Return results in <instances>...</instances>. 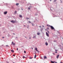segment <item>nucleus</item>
<instances>
[{"mask_svg":"<svg viewBox=\"0 0 63 63\" xmlns=\"http://www.w3.org/2000/svg\"><path fill=\"white\" fill-rule=\"evenodd\" d=\"M32 26H34V25L33 24H32Z\"/></svg>","mask_w":63,"mask_h":63,"instance_id":"obj_27","label":"nucleus"},{"mask_svg":"<svg viewBox=\"0 0 63 63\" xmlns=\"http://www.w3.org/2000/svg\"><path fill=\"white\" fill-rule=\"evenodd\" d=\"M55 52V53H57V52Z\"/></svg>","mask_w":63,"mask_h":63,"instance_id":"obj_42","label":"nucleus"},{"mask_svg":"<svg viewBox=\"0 0 63 63\" xmlns=\"http://www.w3.org/2000/svg\"><path fill=\"white\" fill-rule=\"evenodd\" d=\"M42 30H43V28H41V31H42Z\"/></svg>","mask_w":63,"mask_h":63,"instance_id":"obj_8","label":"nucleus"},{"mask_svg":"<svg viewBox=\"0 0 63 63\" xmlns=\"http://www.w3.org/2000/svg\"><path fill=\"white\" fill-rule=\"evenodd\" d=\"M47 31V32H48V33H49V32L48 31Z\"/></svg>","mask_w":63,"mask_h":63,"instance_id":"obj_31","label":"nucleus"},{"mask_svg":"<svg viewBox=\"0 0 63 63\" xmlns=\"http://www.w3.org/2000/svg\"><path fill=\"white\" fill-rule=\"evenodd\" d=\"M23 59H24V58H26V57H24V56H23Z\"/></svg>","mask_w":63,"mask_h":63,"instance_id":"obj_20","label":"nucleus"},{"mask_svg":"<svg viewBox=\"0 0 63 63\" xmlns=\"http://www.w3.org/2000/svg\"><path fill=\"white\" fill-rule=\"evenodd\" d=\"M15 13H17V12H16V11H15Z\"/></svg>","mask_w":63,"mask_h":63,"instance_id":"obj_23","label":"nucleus"},{"mask_svg":"<svg viewBox=\"0 0 63 63\" xmlns=\"http://www.w3.org/2000/svg\"><path fill=\"white\" fill-rule=\"evenodd\" d=\"M2 38H3V39H4V37H2Z\"/></svg>","mask_w":63,"mask_h":63,"instance_id":"obj_38","label":"nucleus"},{"mask_svg":"<svg viewBox=\"0 0 63 63\" xmlns=\"http://www.w3.org/2000/svg\"><path fill=\"white\" fill-rule=\"evenodd\" d=\"M14 34L15 35V33H13V35H14Z\"/></svg>","mask_w":63,"mask_h":63,"instance_id":"obj_37","label":"nucleus"},{"mask_svg":"<svg viewBox=\"0 0 63 63\" xmlns=\"http://www.w3.org/2000/svg\"><path fill=\"white\" fill-rule=\"evenodd\" d=\"M35 50H36L37 51H38V52H39V51H38V50H37V48H35Z\"/></svg>","mask_w":63,"mask_h":63,"instance_id":"obj_6","label":"nucleus"},{"mask_svg":"<svg viewBox=\"0 0 63 63\" xmlns=\"http://www.w3.org/2000/svg\"><path fill=\"white\" fill-rule=\"evenodd\" d=\"M11 50V52H14V50Z\"/></svg>","mask_w":63,"mask_h":63,"instance_id":"obj_12","label":"nucleus"},{"mask_svg":"<svg viewBox=\"0 0 63 63\" xmlns=\"http://www.w3.org/2000/svg\"><path fill=\"white\" fill-rule=\"evenodd\" d=\"M36 38V36H34L33 37V38Z\"/></svg>","mask_w":63,"mask_h":63,"instance_id":"obj_21","label":"nucleus"},{"mask_svg":"<svg viewBox=\"0 0 63 63\" xmlns=\"http://www.w3.org/2000/svg\"><path fill=\"white\" fill-rule=\"evenodd\" d=\"M60 63H62V62H60Z\"/></svg>","mask_w":63,"mask_h":63,"instance_id":"obj_48","label":"nucleus"},{"mask_svg":"<svg viewBox=\"0 0 63 63\" xmlns=\"http://www.w3.org/2000/svg\"><path fill=\"white\" fill-rule=\"evenodd\" d=\"M28 23H31V22L30 21H28Z\"/></svg>","mask_w":63,"mask_h":63,"instance_id":"obj_9","label":"nucleus"},{"mask_svg":"<svg viewBox=\"0 0 63 63\" xmlns=\"http://www.w3.org/2000/svg\"><path fill=\"white\" fill-rule=\"evenodd\" d=\"M56 0H54V2H56Z\"/></svg>","mask_w":63,"mask_h":63,"instance_id":"obj_25","label":"nucleus"},{"mask_svg":"<svg viewBox=\"0 0 63 63\" xmlns=\"http://www.w3.org/2000/svg\"><path fill=\"white\" fill-rule=\"evenodd\" d=\"M19 17H22V16H21V15H20L19 16Z\"/></svg>","mask_w":63,"mask_h":63,"instance_id":"obj_18","label":"nucleus"},{"mask_svg":"<svg viewBox=\"0 0 63 63\" xmlns=\"http://www.w3.org/2000/svg\"><path fill=\"white\" fill-rule=\"evenodd\" d=\"M13 55V56H15V55Z\"/></svg>","mask_w":63,"mask_h":63,"instance_id":"obj_33","label":"nucleus"},{"mask_svg":"<svg viewBox=\"0 0 63 63\" xmlns=\"http://www.w3.org/2000/svg\"><path fill=\"white\" fill-rule=\"evenodd\" d=\"M11 22H12V23H15V22H16V21H14L13 20H12L11 21Z\"/></svg>","mask_w":63,"mask_h":63,"instance_id":"obj_2","label":"nucleus"},{"mask_svg":"<svg viewBox=\"0 0 63 63\" xmlns=\"http://www.w3.org/2000/svg\"><path fill=\"white\" fill-rule=\"evenodd\" d=\"M51 63H54V62H55V61L53 62V61H51Z\"/></svg>","mask_w":63,"mask_h":63,"instance_id":"obj_11","label":"nucleus"},{"mask_svg":"<svg viewBox=\"0 0 63 63\" xmlns=\"http://www.w3.org/2000/svg\"><path fill=\"white\" fill-rule=\"evenodd\" d=\"M57 50H56V49H55V51L56 52L57 51Z\"/></svg>","mask_w":63,"mask_h":63,"instance_id":"obj_24","label":"nucleus"},{"mask_svg":"<svg viewBox=\"0 0 63 63\" xmlns=\"http://www.w3.org/2000/svg\"><path fill=\"white\" fill-rule=\"evenodd\" d=\"M61 3H62V1H61Z\"/></svg>","mask_w":63,"mask_h":63,"instance_id":"obj_32","label":"nucleus"},{"mask_svg":"<svg viewBox=\"0 0 63 63\" xmlns=\"http://www.w3.org/2000/svg\"><path fill=\"white\" fill-rule=\"evenodd\" d=\"M53 54H55L54 53H53Z\"/></svg>","mask_w":63,"mask_h":63,"instance_id":"obj_47","label":"nucleus"},{"mask_svg":"<svg viewBox=\"0 0 63 63\" xmlns=\"http://www.w3.org/2000/svg\"><path fill=\"white\" fill-rule=\"evenodd\" d=\"M45 44L46 46H47L48 45V44H47V42H45Z\"/></svg>","mask_w":63,"mask_h":63,"instance_id":"obj_7","label":"nucleus"},{"mask_svg":"<svg viewBox=\"0 0 63 63\" xmlns=\"http://www.w3.org/2000/svg\"><path fill=\"white\" fill-rule=\"evenodd\" d=\"M24 53H26V51H24Z\"/></svg>","mask_w":63,"mask_h":63,"instance_id":"obj_28","label":"nucleus"},{"mask_svg":"<svg viewBox=\"0 0 63 63\" xmlns=\"http://www.w3.org/2000/svg\"><path fill=\"white\" fill-rule=\"evenodd\" d=\"M21 9L22 10H23V9H22V8H21Z\"/></svg>","mask_w":63,"mask_h":63,"instance_id":"obj_39","label":"nucleus"},{"mask_svg":"<svg viewBox=\"0 0 63 63\" xmlns=\"http://www.w3.org/2000/svg\"><path fill=\"white\" fill-rule=\"evenodd\" d=\"M42 27H44V26H43Z\"/></svg>","mask_w":63,"mask_h":63,"instance_id":"obj_41","label":"nucleus"},{"mask_svg":"<svg viewBox=\"0 0 63 63\" xmlns=\"http://www.w3.org/2000/svg\"><path fill=\"white\" fill-rule=\"evenodd\" d=\"M40 33H39V32L37 33V35H40Z\"/></svg>","mask_w":63,"mask_h":63,"instance_id":"obj_14","label":"nucleus"},{"mask_svg":"<svg viewBox=\"0 0 63 63\" xmlns=\"http://www.w3.org/2000/svg\"><path fill=\"white\" fill-rule=\"evenodd\" d=\"M50 27L51 28L52 30H53H53L54 31L55 30L54 28L52 26H50Z\"/></svg>","mask_w":63,"mask_h":63,"instance_id":"obj_1","label":"nucleus"},{"mask_svg":"<svg viewBox=\"0 0 63 63\" xmlns=\"http://www.w3.org/2000/svg\"><path fill=\"white\" fill-rule=\"evenodd\" d=\"M30 19L29 18H28L27 17H26V19Z\"/></svg>","mask_w":63,"mask_h":63,"instance_id":"obj_19","label":"nucleus"},{"mask_svg":"<svg viewBox=\"0 0 63 63\" xmlns=\"http://www.w3.org/2000/svg\"><path fill=\"white\" fill-rule=\"evenodd\" d=\"M47 26L48 27H50V26H50V25H47Z\"/></svg>","mask_w":63,"mask_h":63,"instance_id":"obj_17","label":"nucleus"},{"mask_svg":"<svg viewBox=\"0 0 63 63\" xmlns=\"http://www.w3.org/2000/svg\"><path fill=\"white\" fill-rule=\"evenodd\" d=\"M29 59H32V57H30L29 58Z\"/></svg>","mask_w":63,"mask_h":63,"instance_id":"obj_26","label":"nucleus"},{"mask_svg":"<svg viewBox=\"0 0 63 63\" xmlns=\"http://www.w3.org/2000/svg\"><path fill=\"white\" fill-rule=\"evenodd\" d=\"M44 59H46L47 58V57L46 56H44Z\"/></svg>","mask_w":63,"mask_h":63,"instance_id":"obj_16","label":"nucleus"},{"mask_svg":"<svg viewBox=\"0 0 63 63\" xmlns=\"http://www.w3.org/2000/svg\"><path fill=\"white\" fill-rule=\"evenodd\" d=\"M59 55H58L57 56V59H58V57H59Z\"/></svg>","mask_w":63,"mask_h":63,"instance_id":"obj_10","label":"nucleus"},{"mask_svg":"<svg viewBox=\"0 0 63 63\" xmlns=\"http://www.w3.org/2000/svg\"><path fill=\"white\" fill-rule=\"evenodd\" d=\"M31 48L32 49H33V48L32 47Z\"/></svg>","mask_w":63,"mask_h":63,"instance_id":"obj_36","label":"nucleus"},{"mask_svg":"<svg viewBox=\"0 0 63 63\" xmlns=\"http://www.w3.org/2000/svg\"><path fill=\"white\" fill-rule=\"evenodd\" d=\"M25 38H26V39H27V37H25Z\"/></svg>","mask_w":63,"mask_h":63,"instance_id":"obj_44","label":"nucleus"},{"mask_svg":"<svg viewBox=\"0 0 63 63\" xmlns=\"http://www.w3.org/2000/svg\"><path fill=\"white\" fill-rule=\"evenodd\" d=\"M28 9H30V8H28Z\"/></svg>","mask_w":63,"mask_h":63,"instance_id":"obj_29","label":"nucleus"},{"mask_svg":"<svg viewBox=\"0 0 63 63\" xmlns=\"http://www.w3.org/2000/svg\"><path fill=\"white\" fill-rule=\"evenodd\" d=\"M54 63H57V62H54Z\"/></svg>","mask_w":63,"mask_h":63,"instance_id":"obj_43","label":"nucleus"},{"mask_svg":"<svg viewBox=\"0 0 63 63\" xmlns=\"http://www.w3.org/2000/svg\"><path fill=\"white\" fill-rule=\"evenodd\" d=\"M36 56H37L36 55H35L34 57V58H36Z\"/></svg>","mask_w":63,"mask_h":63,"instance_id":"obj_13","label":"nucleus"},{"mask_svg":"<svg viewBox=\"0 0 63 63\" xmlns=\"http://www.w3.org/2000/svg\"><path fill=\"white\" fill-rule=\"evenodd\" d=\"M46 34L47 36V37H49V34H48V33H47V32H46Z\"/></svg>","mask_w":63,"mask_h":63,"instance_id":"obj_3","label":"nucleus"},{"mask_svg":"<svg viewBox=\"0 0 63 63\" xmlns=\"http://www.w3.org/2000/svg\"><path fill=\"white\" fill-rule=\"evenodd\" d=\"M24 27H25V25H24Z\"/></svg>","mask_w":63,"mask_h":63,"instance_id":"obj_40","label":"nucleus"},{"mask_svg":"<svg viewBox=\"0 0 63 63\" xmlns=\"http://www.w3.org/2000/svg\"><path fill=\"white\" fill-rule=\"evenodd\" d=\"M6 47H8V45H6Z\"/></svg>","mask_w":63,"mask_h":63,"instance_id":"obj_35","label":"nucleus"},{"mask_svg":"<svg viewBox=\"0 0 63 63\" xmlns=\"http://www.w3.org/2000/svg\"><path fill=\"white\" fill-rule=\"evenodd\" d=\"M50 1H51V0H50Z\"/></svg>","mask_w":63,"mask_h":63,"instance_id":"obj_45","label":"nucleus"},{"mask_svg":"<svg viewBox=\"0 0 63 63\" xmlns=\"http://www.w3.org/2000/svg\"><path fill=\"white\" fill-rule=\"evenodd\" d=\"M17 50H18V48H17V49H16Z\"/></svg>","mask_w":63,"mask_h":63,"instance_id":"obj_34","label":"nucleus"},{"mask_svg":"<svg viewBox=\"0 0 63 63\" xmlns=\"http://www.w3.org/2000/svg\"><path fill=\"white\" fill-rule=\"evenodd\" d=\"M31 37H29V39H31Z\"/></svg>","mask_w":63,"mask_h":63,"instance_id":"obj_22","label":"nucleus"},{"mask_svg":"<svg viewBox=\"0 0 63 63\" xmlns=\"http://www.w3.org/2000/svg\"><path fill=\"white\" fill-rule=\"evenodd\" d=\"M39 27H40V28H41V26H39Z\"/></svg>","mask_w":63,"mask_h":63,"instance_id":"obj_46","label":"nucleus"},{"mask_svg":"<svg viewBox=\"0 0 63 63\" xmlns=\"http://www.w3.org/2000/svg\"><path fill=\"white\" fill-rule=\"evenodd\" d=\"M18 5H19V3H16V6H18Z\"/></svg>","mask_w":63,"mask_h":63,"instance_id":"obj_15","label":"nucleus"},{"mask_svg":"<svg viewBox=\"0 0 63 63\" xmlns=\"http://www.w3.org/2000/svg\"><path fill=\"white\" fill-rule=\"evenodd\" d=\"M7 14V12H4V15H6Z\"/></svg>","mask_w":63,"mask_h":63,"instance_id":"obj_5","label":"nucleus"},{"mask_svg":"<svg viewBox=\"0 0 63 63\" xmlns=\"http://www.w3.org/2000/svg\"><path fill=\"white\" fill-rule=\"evenodd\" d=\"M47 29H48V30H49V28H47Z\"/></svg>","mask_w":63,"mask_h":63,"instance_id":"obj_30","label":"nucleus"},{"mask_svg":"<svg viewBox=\"0 0 63 63\" xmlns=\"http://www.w3.org/2000/svg\"><path fill=\"white\" fill-rule=\"evenodd\" d=\"M13 45L14 46H15V43H14V42H12L11 45Z\"/></svg>","mask_w":63,"mask_h":63,"instance_id":"obj_4","label":"nucleus"}]
</instances>
